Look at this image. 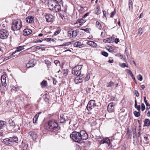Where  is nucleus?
<instances>
[{"mask_svg":"<svg viewBox=\"0 0 150 150\" xmlns=\"http://www.w3.org/2000/svg\"><path fill=\"white\" fill-rule=\"evenodd\" d=\"M70 137L74 141L78 143L88 138L87 133L83 130H80L79 132L74 131L70 134Z\"/></svg>","mask_w":150,"mask_h":150,"instance_id":"nucleus-1","label":"nucleus"},{"mask_svg":"<svg viewBox=\"0 0 150 150\" xmlns=\"http://www.w3.org/2000/svg\"><path fill=\"white\" fill-rule=\"evenodd\" d=\"M48 128L51 132L57 131L58 129V125L56 120H50L48 123Z\"/></svg>","mask_w":150,"mask_h":150,"instance_id":"nucleus-2","label":"nucleus"},{"mask_svg":"<svg viewBox=\"0 0 150 150\" xmlns=\"http://www.w3.org/2000/svg\"><path fill=\"white\" fill-rule=\"evenodd\" d=\"M18 142V138L16 137L5 139L3 140V143L6 144H14L16 145Z\"/></svg>","mask_w":150,"mask_h":150,"instance_id":"nucleus-3","label":"nucleus"},{"mask_svg":"<svg viewBox=\"0 0 150 150\" xmlns=\"http://www.w3.org/2000/svg\"><path fill=\"white\" fill-rule=\"evenodd\" d=\"M22 27V22L20 20L13 21L11 28L13 31L18 30Z\"/></svg>","mask_w":150,"mask_h":150,"instance_id":"nucleus-4","label":"nucleus"},{"mask_svg":"<svg viewBox=\"0 0 150 150\" xmlns=\"http://www.w3.org/2000/svg\"><path fill=\"white\" fill-rule=\"evenodd\" d=\"M84 77V74H81L80 72L79 76H76L74 79L75 83L76 84L82 82L83 81V78Z\"/></svg>","mask_w":150,"mask_h":150,"instance_id":"nucleus-5","label":"nucleus"},{"mask_svg":"<svg viewBox=\"0 0 150 150\" xmlns=\"http://www.w3.org/2000/svg\"><path fill=\"white\" fill-rule=\"evenodd\" d=\"M96 101L94 100H90L86 108L88 110H91L96 106Z\"/></svg>","mask_w":150,"mask_h":150,"instance_id":"nucleus-6","label":"nucleus"},{"mask_svg":"<svg viewBox=\"0 0 150 150\" xmlns=\"http://www.w3.org/2000/svg\"><path fill=\"white\" fill-rule=\"evenodd\" d=\"M9 35L8 31L4 29L0 30V38L2 39H5L7 38Z\"/></svg>","mask_w":150,"mask_h":150,"instance_id":"nucleus-7","label":"nucleus"},{"mask_svg":"<svg viewBox=\"0 0 150 150\" xmlns=\"http://www.w3.org/2000/svg\"><path fill=\"white\" fill-rule=\"evenodd\" d=\"M1 80L2 86L7 88L6 86L8 83V81L6 80L5 75H2L1 76Z\"/></svg>","mask_w":150,"mask_h":150,"instance_id":"nucleus-8","label":"nucleus"},{"mask_svg":"<svg viewBox=\"0 0 150 150\" xmlns=\"http://www.w3.org/2000/svg\"><path fill=\"white\" fill-rule=\"evenodd\" d=\"M81 69V68L79 69V66L75 67L72 69V74L79 76L80 72H81L80 71Z\"/></svg>","mask_w":150,"mask_h":150,"instance_id":"nucleus-9","label":"nucleus"},{"mask_svg":"<svg viewBox=\"0 0 150 150\" xmlns=\"http://www.w3.org/2000/svg\"><path fill=\"white\" fill-rule=\"evenodd\" d=\"M107 110L108 112H112L114 111V106L112 103H110L108 105Z\"/></svg>","mask_w":150,"mask_h":150,"instance_id":"nucleus-10","label":"nucleus"},{"mask_svg":"<svg viewBox=\"0 0 150 150\" xmlns=\"http://www.w3.org/2000/svg\"><path fill=\"white\" fill-rule=\"evenodd\" d=\"M53 16L51 14H47L45 16L46 21L48 22L53 21Z\"/></svg>","mask_w":150,"mask_h":150,"instance_id":"nucleus-11","label":"nucleus"},{"mask_svg":"<svg viewBox=\"0 0 150 150\" xmlns=\"http://www.w3.org/2000/svg\"><path fill=\"white\" fill-rule=\"evenodd\" d=\"M35 65L34 60L32 59L30 60L29 62L26 64V67L28 68L30 67H33Z\"/></svg>","mask_w":150,"mask_h":150,"instance_id":"nucleus-12","label":"nucleus"},{"mask_svg":"<svg viewBox=\"0 0 150 150\" xmlns=\"http://www.w3.org/2000/svg\"><path fill=\"white\" fill-rule=\"evenodd\" d=\"M26 21L29 23H32L34 21V17L32 16H28L26 18Z\"/></svg>","mask_w":150,"mask_h":150,"instance_id":"nucleus-13","label":"nucleus"},{"mask_svg":"<svg viewBox=\"0 0 150 150\" xmlns=\"http://www.w3.org/2000/svg\"><path fill=\"white\" fill-rule=\"evenodd\" d=\"M74 46L75 47H79L81 48L84 46V45L81 44V42L79 41H77L75 42L74 44Z\"/></svg>","mask_w":150,"mask_h":150,"instance_id":"nucleus-14","label":"nucleus"},{"mask_svg":"<svg viewBox=\"0 0 150 150\" xmlns=\"http://www.w3.org/2000/svg\"><path fill=\"white\" fill-rule=\"evenodd\" d=\"M32 33L31 30L28 29H25L23 30V33L24 35L26 36L30 35Z\"/></svg>","mask_w":150,"mask_h":150,"instance_id":"nucleus-15","label":"nucleus"},{"mask_svg":"<svg viewBox=\"0 0 150 150\" xmlns=\"http://www.w3.org/2000/svg\"><path fill=\"white\" fill-rule=\"evenodd\" d=\"M64 116L63 115H60V122L61 123H63L65 122L66 121H67L69 119H66L64 117Z\"/></svg>","mask_w":150,"mask_h":150,"instance_id":"nucleus-16","label":"nucleus"},{"mask_svg":"<svg viewBox=\"0 0 150 150\" xmlns=\"http://www.w3.org/2000/svg\"><path fill=\"white\" fill-rule=\"evenodd\" d=\"M86 44L88 45L93 47H96L97 46V45L96 43L91 41H90L87 42Z\"/></svg>","mask_w":150,"mask_h":150,"instance_id":"nucleus-17","label":"nucleus"},{"mask_svg":"<svg viewBox=\"0 0 150 150\" xmlns=\"http://www.w3.org/2000/svg\"><path fill=\"white\" fill-rule=\"evenodd\" d=\"M102 142L103 143H106L108 145H110V144L109 139L107 138L103 139Z\"/></svg>","mask_w":150,"mask_h":150,"instance_id":"nucleus-18","label":"nucleus"},{"mask_svg":"<svg viewBox=\"0 0 150 150\" xmlns=\"http://www.w3.org/2000/svg\"><path fill=\"white\" fill-rule=\"evenodd\" d=\"M6 124V122L4 121H0V129H3L4 127Z\"/></svg>","mask_w":150,"mask_h":150,"instance_id":"nucleus-19","label":"nucleus"},{"mask_svg":"<svg viewBox=\"0 0 150 150\" xmlns=\"http://www.w3.org/2000/svg\"><path fill=\"white\" fill-rule=\"evenodd\" d=\"M150 121L148 119H145L144 120V126L148 127L150 126Z\"/></svg>","mask_w":150,"mask_h":150,"instance_id":"nucleus-20","label":"nucleus"},{"mask_svg":"<svg viewBox=\"0 0 150 150\" xmlns=\"http://www.w3.org/2000/svg\"><path fill=\"white\" fill-rule=\"evenodd\" d=\"M24 49L23 47L19 46L17 47V49L14 52H13L12 55H13L17 52H20Z\"/></svg>","mask_w":150,"mask_h":150,"instance_id":"nucleus-21","label":"nucleus"},{"mask_svg":"<svg viewBox=\"0 0 150 150\" xmlns=\"http://www.w3.org/2000/svg\"><path fill=\"white\" fill-rule=\"evenodd\" d=\"M28 146V145L27 144L23 142L21 150H26Z\"/></svg>","mask_w":150,"mask_h":150,"instance_id":"nucleus-22","label":"nucleus"},{"mask_svg":"<svg viewBox=\"0 0 150 150\" xmlns=\"http://www.w3.org/2000/svg\"><path fill=\"white\" fill-rule=\"evenodd\" d=\"M40 113V112L36 114L34 117L33 120V122L34 123H35L37 122L39 115Z\"/></svg>","mask_w":150,"mask_h":150,"instance_id":"nucleus-23","label":"nucleus"},{"mask_svg":"<svg viewBox=\"0 0 150 150\" xmlns=\"http://www.w3.org/2000/svg\"><path fill=\"white\" fill-rule=\"evenodd\" d=\"M79 31L78 30H72V36L73 38L75 37L77 35L78 33H79Z\"/></svg>","mask_w":150,"mask_h":150,"instance_id":"nucleus-24","label":"nucleus"},{"mask_svg":"<svg viewBox=\"0 0 150 150\" xmlns=\"http://www.w3.org/2000/svg\"><path fill=\"white\" fill-rule=\"evenodd\" d=\"M96 26L99 30H101L102 27V26L100 23L98 21H96Z\"/></svg>","mask_w":150,"mask_h":150,"instance_id":"nucleus-25","label":"nucleus"},{"mask_svg":"<svg viewBox=\"0 0 150 150\" xmlns=\"http://www.w3.org/2000/svg\"><path fill=\"white\" fill-rule=\"evenodd\" d=\"M9 126L11 127L12 128H14L15 125L14 122L12 120H9Z\"/></svg>","mask_w":150,"mask_h":150,"instance_id":"nucleus-26","label":"nucleus"},{"mask_svg":"<svg viewBox=\"0 0 150 150\" xmlns=\"http://www.w3.org/2000/svg\"><path fill=\"white\" fill-rule=\"evenodd\" d=\"M42 88H44L47 86V81L45 80H43L40 83Z\"/></svg>","mask_w":150,"mask_h":150,"instance_id":"nucleus-27","label":"nucleus"},{"mask_svg":"<svg viewBox=\"0 0 150 150\" xmlns=\"http://www.w3.org/2000/svg\"><path fill=\"white\" fill-rule=\"evenodd\" d=\"M86 21V20H85L84 18H82L80 19L79 21V22L80 23L79 25L80 26L82 25Z\"/></svg>","mask_w":150,"mask_h":150,"instance_id":"nucleus-28","label":"nucleus"},{"mask_svg":"<svg viewBox=\"0 0 150 150\" xmlns=\"http://www.w3.org/2000/svg\"><path fill=\"white\" fill-rule=\"evenodd\" d=\"M143 29L142 28H140L138 30V34L139 36L141 35L143 32Z\"/></svg>","mask_w":150,"mask_h":150,"instance_id":"nucleus-29","label":"nucleus"},{"mask_svg":"<svg viewBox=\"0 0 150 150\" xmlns=\"http://www.w3.org/2000/svg\"><path fill=\"white\" fill-rule=\"evenodd\" d=\"M44 63L47 64V67L48 68V67L51 65V62L47 59L45 60L44 61Z\"/></svg>","mask_w":150,"mask_h":150,"instance_id":"nucleus-30","label":"nucleus"},{"mask_svg":"<svg viewBox=\"0 0 150 150\" xmlns=\"http://www.w3.org/2000/svg\"><path fill=\"white\" fill-rule=\"evenodd\" d=\"M18 89V87L17 86H13L12 87V88L11 89V92H16Z\"/></svg>","mask_w":150,"mask_h":150,"instance_id":"nucleus-31","label":"nucleus"},{"mask_svg":"<svg viewBox=\"0 0 150 150\" xmlns=\"http://www.w3.org/2000/svg\"><path fill=\"white\" fill-rule=\"evenodd\" d=\"M119 65L122 68H125V67H128V64H126V63H123L122 64H120Z\"/></svg>","mask_w":150,"mask_h":150,"instance_id":"nucleus-32","label":"nucleus"},{"mask_svg":"<svg viewBox=\"0 0 150 150\" xmlns=\"http://www.w3.org/2000/svg\"><path fill=\"white\" fill-rule=\"evenodd\" d=\"M114 85V83L112 81L110 82L109 83H108L107 87H111L113 86Z\"/></svg>","mask_w":150,"mask_h":150,"instance_id":"nucleus-33","label":"nucleus"},{"mask_svg":"<svg viewBox=\"0 0 150 150\" xmlns=\"http://www.w3.org/2000/svg\"><path fill=\"white\" fill-rule=\"evenodd\" d=\"M100 13V10L99 8H97L95 11V13L97 15L99 14Z\"/></svg>","mask_w":150,"mask_h":150,"instance_id":"nucleus-34","label":"nucleus"},{"mask_svg":"<svg viewBox=\"0 0 150 150\" xmlns=\"http://www.w3.org/2000/svg\"><path fill=\"white\" fill-rule=\"evenodd\" d=\"M90 79V75L89 74H88L86 75L85 78L83 79V80H84L85 81H88Z\"/></svg>","mask_w":150,"mask_h":150,"instance_id":"nucleus-35","label":"nucleus"},{"mask_svg":"<svg viewBox=\"0 0 150 150\" xmlns=\"http://www.w3.org/2000/svg\"><path fill=\"white\" fill-rule=\"evenodd\" d=\"M129 10H132L133 8L132 7V3L131 1L129 0Z\"/></svg>","mask_w":150,"mask_h":150,"instance_id":"nucleus-36","label":"nucleus"},{"mask_svg":"<svg viewBox=\"0 0 150 150\" xmlns=\"http://www.w3.org/2000/svg\"><path fill=\"white\" fill-rule=\"evenodd\" d=\"M140 111H134V112L133 113L135 117H138L140 116Z\"/></svg>","mask_w":150,"mask_h":150,"instance_id":"nucleus-37","label":"nucleus"},{"mask_svg":"<svg viewBox=\"0 0 150 150\" xmlns=\"http://www.w3.org/2000/svg\"><path fill=\"white\" fill-rule=\"evenodd\" d=\"M14 57V55H12V54H11V55L8 57H5L4 58V61H5L8 60L9 59L13 57Z\"/></svg>","mask_w":150,"mask_h":150,"instance_id":"nucleus-38","label":"nucleus"},{"mask_svg":"<svg viewBox=\"0 0 150 150\" xmlns=\"http://www.w3.org/2000/svg\"><path fill=\"white\" fill-rule=\"evenodd\" d=\"M107 47H109V48H106L110 52H112L113 51V47L110 46H108Z\"/></svg>","mask_w":150,"mask_h":150,"instance_id":"nucleus-39","label":"nucleus"},{"mask_svg":"<svg viewBox=\"0 0 150 150\" xmlns=\"http://www.w3.org/2000/svg\"><path fill=\"white\" fill-rule=\"evenodd\" d=\"M71 42H67L64 43L62 45H60L59 46H68L71 44Z\"/></svg>","mask_w":150,"mask_h":150,"instance_id":"nucleus-40","label":"nucleus"},{"mask_svg":"<svg viewBox=\"0 0 150 150\" xmlns=\"http://www.w3.org/2000/svg\"><path fill=\"white\" fill-rule=\"evenodd\" d=\"M134 107L137 109L138 111H140V105H138L137 104L136 105H134Z\"/></svg>","mask_w":150,"mask_h":150,"instance_id":"nucleus-41","label":"nucleus"},{"mask_svg":"<svg viewBox=\"0 0 150 150\" xmlns=\"http://www.w3.org/2000/svg\"><path fill=\"white\" fill-rule=\"evenodd\" d=\"M81 30H84L86 33H89V29L90 28H87L86 29H83L81 28L80 29Z\"/></svg>","mask_w":150,"mask_h":150,"instance_id":"nucleus-42","label":"nucleus"},{"mask_svg":"<svg viewBox=\"0 0 150 150\" xmlns=\"http://www.w3.org/2000/svg\"><path fill=\"white\" fill-rule=\"evenodd\" d=\"M61 32V30H59L56 31L54 33V35L56 36L57 35L59 34Z\"/></svg>","mask_w":150,"mask_h":150,"instance_id":"nucleus-43","label":"nucleus"},{"mask_svg":"<svg viewBox=\"0 0 150 150\" xmlns=\"http://www.w3.org/2000/svg\"><path fill=\"white\" fill-rule=\"evenodd\" d=\"M101 54L103 55L105 57H107L108 55V54L105 52H102Z\"/></svg>","mask_w":150,"mask_h":150,"instance_id":"nucleus-44","label":"nucleus"},{"mask_svg":"<svg viewBox=\"0 0 150 150\" xmlns=\"http://www.w3.org/2000/svg\"><path fill=\"white\" fill-rule=\"evenodd\" d=\"M145 106L144 104L142 103L141 104V110L142 111H144V110L145 109Z\"/></svg>","mask_w":150,"mask_h":150,"instance_id":"nucleus-45","label":"nucleus"},{"mask_svg":"<svg viewBox=\"0 0 150 150\" xmlns=\"http://www.w3.org/2000/svg\"><path fill=\"white\" fill-rule=\"evenodd\" d=\"M137 79L140 81H142L143 79V78L142 75L140 74L137 76Z\"/></svg>","mask_w":150,"mask_h":150,"instance_id":"nucleus-46","label":"nucleus"},{"mask_svg":"<svg viewBox=\"0 0 150 150\" xmlns=\"http://www.w3.org/2000/svg\"><path fill=\"white\" fill-rule=\"evenodd\" d=\"M54 62L57 66H59L60 65V62L57 60H55Z\"/></svg>","mask_w":150,"mask_h":150,"instance_id":"nucleus-47","label":"nucleus"},{"mask_svg":"<svg viewBox=\"0 0 150 150\" xmlns=\"http://www.w3.org/2000/svg\"><path fill=\"white\" fill-rule=\"evenodd\" d=\"M103 42H107V43H110V40H109V38H107L106 39H104L103 40Z\"/></svg>","mask_w":150,"mask_h":150,"instance_id":"nucleus-48","label":"nucleus"},{"mask_svg":"<svg viewBox=\"0 0 150 150\" xmlns=\"http://www.w3.org/2000/svg\"><path fill=\"white\" fill-rule=\"evenodd\" d=\"M115 13V9H114V11H113L112 12L111 15H110V17L112 18L113 17V16H114V15Z\"/></svg>","mask_w":150,"mask_h":150,"instance_id":"nucleus-49","label":"nucleus"},{"mask_svg":"<svg viewBox=\"0 0 150 150\" xmlns=\"http://www.w3.org/2000/svg\"><path fill=\"white\" fill-rule=\"evenodd\" d=\"M44 40H36L34 42L35 43H38L39 42H41L43 41H44Z\"/></svg>","mask_w":150,"mask_h":150,"instance_id":"nucleus-50","label":"nucleus"},{"mask_svg":"<svg viewBox=\"0 0 150 150\" xmlns=\"http://www.w3.org/2000/svg\"><path fill=\"white\" fill-rule=\"evenodd\" d=\"M146 105V110H148L150 109V104L149 103Z\"/></svg>","mask_w":150,"mask_h":150,"instance_id":"nucleus-51","label":"nucleus"},{"mask_svg":"<svg viewBox=\"0 0 150 150\" xmlns=\"http://www.w3.org/2000/svg\"><path fill=\"white\" fill-rule=\"evenodd\" d=\"M127 70L128 73L130 76L133 75L132 72L129 69H127Z\"/></svg>","mask_w":150,"mask_h":150,"instance_id":"nucleus-52","label":"nucleus"},{"mask_svg":"<svg viewBox=\"0 0 150 150\" xmlns=\"http://www.w3.org/2000/svg\"><path fill=\"white\" fill-rule=\"evenodd\" d=\"M91 89V88H88L86 89V91L87 93H89Z\"/></svg>","mask_w":150,"mask_h":150,"instance_id":"nucleus-53","label":"nucleus"},{"mask_svg":"<svg viewBox=\"0 0 150 150\" xmlns=\"http://www.w3.org/2000/svg\"><path fill=\"white\" fill-rule=\"evenodd\" d=\"M72 30H71L68 32V34L69 35H70V36L71 35H72Z\"/></svg>","mask_w":150,"mask_h":150,"instance_id":"nucleus-54","label":"nucleus"},{"mask_svg":"<svg viewBox=\"0 0 150 150\" xmlns=\"http://www.w3.org/2000/svg\"><path fill=\"white\" fill-rule=\"evenodd\" d=\"M135 94L136 96L137 97H138L139 96V93L138 92V91H137L135 90Z\"/></svg>","mask_w":150,"mask_h":150,"instance_id":"nucleus-55","label":"nucleus"},{"mask_svg":"<svg viewBox=\"0 0 150 150\" xmlns=\"http://www.w3.org/2000/svg\"><path fill=\"white\" fill-rule=\"evenodd\" d=\"M120 41L119 39V38H116L115 39V42L116 43H117L118 42Z\"/></svg>","mask_w":150,"mask_h":150,"instance_id":"nucleus-56","label":"nucleus"},{"mask_svg":"<svg viewBox=\"0 0 150 150\" xmlns=\"http://www.w3.org/2000/svg\"><path fill=\"white\" fill-rule=\"evenodd\" d=\"M44 100L46 102H48L49 99L48 98H47L46 96H45L44 98Z\"/></svg>","mask_w":150,"mask_h":150,"instance_id":"nucleus-57","label":"nucleus"},{"mask_svg":"<svg viewBox=\"0 0 150 150\" xmlns=\"http://www.w3.org/2000/svg\"><path fill=\"white\" fill-rule=\"evenodd\" d=\"M88 14H89L88 13H86L83 16L82 18H84L86 16H87L88 15Z\"/></svg>","mask_w":150,"mask_h":150,"instance_id":"nucleus-58","label":"nucleus"},{"mask_svg":"<svg viewBox=\"0 0 150 150\" xmlns=\"http://www.w3.org/2000/svg\"><path fill=\"white\" fill-rule=\"evenodd\" d=\"M44 40L46 41L47 42H49L50 41L51 38H46L45 39H44Z\"/></svg>","mask_w":150,"mask_h":150,"instance_id":"nucleus-59","label":"nucleus"},{"mask_svg":"<svg viewBox=\"0 0 150 150\" xmlns=\"http://www.w3.org/2000/svg\"><path fill=\"white\" fill-rule=\"evenodd\" d=\"M103 16L105 17H106V12L105 11H103Z\"/></svg>","mask_w":150,"mask_h":150,"instance_id":"nucleus-60","label":"nucleus"},{"mask_svg":"<svg viewBox=\"0 0 150 150\" xmlns=\"http://www.w3.org/2000/svg\"><path fill=\"white\" fill-rule=\"evenodd\" d=\"M108 62L110 63H113L114 62L113 60L112 59H109Z\"/></svg>","mask_w":150,"mask_h":150,"instance_id":"nucleus-61","label":"nucleus"},{"mask_svg":"<svg viewBox=\"0 0 150 150\" xmlns=\"http://www.w3.org/2000/svg\"><path fill=\"white\" fill-rule=\"evenodd\" d=\"M110 40V42H113V38H109Z\"/></svg>","mask_w":150,"mask_h":150,"instance_id":"nucleus-62","label":"nucleus"},{"mask_svg":"<svg viewBox=\"0 0 150 150\" xmlns=\"http://www.w3.org/2000/svg\"><path fill=\"white\" fill-rule=\"evenodd\" d=\"M41 47H40V46H37L35 47V49L36 50H39L41 48Z\"/></svg>","mask_w":150,"mask_h":150,"instance_id":"nucleus-63","label":"nucleus"},{"mask_svg":"<svg viewBox=\"0 0 150 150\" xmlns=\"http://www.w3.org/2000/svg\"><path fill=\"white\" fill-rule=\"evenodd\" d=\"M147 116L148 117H150V111H148L147 114Z\"/></svg>","mask_w":150,"mask_h":150,"instance_id":"nucleus-64","label":"nucleus"}]
</instances>
